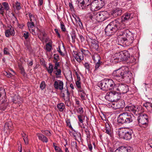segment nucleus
Segmentation results:
<instances>
[{"mask_svg": "<svg viewBox=\"0 0 152 152\" xmlns=\"http://www.w3.org/2000/svg\"><path fill=\"white\" fill-rule=\"evenodd\" d=\"M53 73L56 75H61V70L60 69H55L53 71Z\"/></svg>", "mask_w": 152, "mask_h": 152, "instance_id": "nucleus-45", "label": "nucleus"}, {"mask_svg": "<svg viewBox=\"0 0 152 152\" xmlns=\"http://www.w3.org/2000/svg\"><path fill=\"white\" fill-rule=\"evenodd\" d=\"M54 62L55 63V65L54 67V69H58V67L59 66V62H58L57 61H54Z\"/></svg>", "mask_w": 152, "mask_h": 152, "instance_id": "nucleus-58", "label": "nucleus"}, {"mask_svg": "<svg viewBox=\"0 0 152 152\" xmlns=\"http://www.w3.org/2000/svg\"><path fill=\"white\" fill-rule=\"evenodd\" d=\"M29 30L30 32L33 35H36V33L34 31V29H33V28L29 29Z\"/></svg>", "mask_w": 152, "mask_h": 152, "instance_id": "nucleus-64", "label": "nucleus"}, {"mask_svg": "<svg viewBox=\"0 0 152 152\" xmlns=\"http://www.w3.org/2000/svg\"><path fill=\"white\" fill-rule=\"evenodd\" d=\"M105 132L111 137L112 134V130L109 124L107 123L105 124Z\"/></svg>", "mask_w": 152, "mask_h": 152, "instance_id": "nucleus-18", "label": "nucleus"}, {"mask_svg": "<svg viewBox=\"0 0 152 152\" xmlns=\"http://www.w3.org/2000/svg\"><path fill=\"white\" fill-rule=\"evenodd\" d=\"M72 39V42H74L75 41V39L76 37V35L75 34V31H72L71 32V34Z\"/></svg>", "mask_w": 152, "mask_h": 152, "instance_id": "nucleus-39", "label": "nucleus"}, {"mask_svg": "<svg viewBox=\"0 0 152 152\" xmlns=\"http://www.w3.org/2000/svg\"><path fill=\"white\" fill-rule=\"evenodd\" d=\"M4 74L7 77H12V75H14L11 74L10 72H5V73H4Z\"/></svg>", "mask_w": 152, "mask_h": 152, "instance_id": "nucleus-59", "label": "nucleus"}, {"mask_svg": "<svg viewBox=\"0 0 152 152\" xmlns=\"http://www.w3.org/2000/svg\"><path fill=\"white\" fill-rule=\"evenodd\" d=\"M76 2L80 8L86 9L90 5L91 0H77Z\"/></svg>", "mask_w": 152, "mask_h": 152, "instance_id": "nucleus-11", "label": "nucleus"}, {"mask_svg": "<svg viewBox=\"0 0 152 152\" xmlns=\"http://www.w3.org/2000/svg\"><path fill=\"white\" fill-rule=\"evenodd\" d=\"M119 148L121 152H129L130 150L128 149L127 147L122 146L119 147Z\"/></svg>", "mask_w": 152, "mask_h": 152, "instance_id": "nucleus-30", "label": "nucleus"}, {"mask_svg": "<svg viewBox=\"0 0 152 152\" xmlns=\"http://www.w3.org/2000/svg\"><path fill=\"white\" fill-rule=\"evenodd\" d=\"M41 132L43 134L46 135L48 136H50L51 135L50 132L47 130H42Z\"/></svg>", "mask_w": 152, "mask_h": 152, "instance_id": "nucleus-40", "label": "nucleus"}, {"mask_svg": "<svg viewBox=\"0 0 152 152\" xmlns=\"http://www.w3.org/2000/svg\"><path fill=\"white\" fill-rule=\"evenodd\" d=\"M109 105L111 107L114 109H118L117 106V102H111L109 103Z\"/></svg>", "mask_w": 152, "mask_h": 152, "instance_id": "nucleus-36", "label": "nucleus"}, {"mask_svg": "<svg viewBox=\"0 0 152 152\" xmlns=\"http://www.w3.org/2000/svg\"><path fill=\"white\" fill-rule=\"evenodd\" d=\"M4 54L9 55L10 54V53L8 49L7 48H5L4 49Z\"/></svg>", "mask_w": 152, "mask_h": 152, "instance_id": "nucleus-56", "label": "nucleus"}, {"mask_svg": "<svg viewBox=\"0 0 152 152\" xmlns=\"http://www.w3.org/2000/svg\"><path fill=\"white\" fill-rule=\"evenodd\" d=\"M27 25L29 29L33 28L34 26L33 22H31L30 23L28 22Z\"/></svg>", "mask_w": 152, "mask_h": 152, "instance_id": "nucleus-46", "label": "nucleus"}, {"mask_svg": "<svg viewBox=\"0 0 152 152\" xmlns=\"http://www.w3.org/2000/svg\"><path fill=\"white\" fill-rule=\"evenodd\" d=\"M57 51L59 52V53L60 54L61 56H64V53L63 52H62L61 50L60 47L59 46H58V48Z\"/></svg>", "mask_w": 152, "mask_h": 152, "instance_id": "nucleus-62", "label": "nucleus"}, {"mask_svg": "<svg viewBox=\"0 0 152 152\" xmlns=\"http://www.w3.org/2000/svg\"><path fill=\"white\" fill-rule=\"evenodd\" d=\"M134 35L129 31L122 32L119 34L118 39L119 41L123 45L129 46L133 42L134 40Z\"/></svg>", "mask_w": 152, "mask_h": 152, "instance_id": "nucleus-4", "label": "nucleus"}, {"mask_svg": "<svg viewBox=\"0 0 152 152\" xmlns=\"http://www.w3.org/2000/svg\"><path fill=\"white\" fill-rule=\"evenodd\" d=\"M119 137L126 140H129L132 138V130H126L125 128H121L117 131Z\"/></svg>", "mask_w": 152, "mask_h": 152, "instance_id": "nucleus-6", "label": "nucleus"}, {"mask_svg": "<svg viewBox=\"0 0 152 152\" xmlns=\"http://www.w3.org/2000/svg\"><path fill=\"white\" fill-rule=\"evenodd\" d=\"M54 59L55 60L54 61H59L60 60L59 55L57 54H55L53 55Z\"/></svg>", "mask_w": 152, "mask_h": 152, "instance_id": "nucleus-50", "label": "nucleus"}, {"mask_svg": "<svg viewBox=\"0 0 152 152\" xmlns=\"http://www.w3.org/2000/svg\"><path fill=\"white\" fill-rule=\"evenodd\" d=\"M66 125L72 129L73 128L72 127L71 124L70 120L69 119H67L66 121Z\"/></svg>", "mask_w": 152, "mask_h": 152, "instance_id": "nucleus-52", "label": "nucleus"}, {"mask_svg": "<svg viewBox=\"0 0 152 152\" xmlns=\"http://www.w3.org/2000/svg\"><path fill=\"white\" fill-rule=\"evenodd\" d=\"M10 31L11 35H14L15 34V31L13 28H10L9 29H8Z\"/></svg>", "mask_w": 152, "mask_h": 152, "instance_id": "nucleus-57", "label": "nucleus"}, {"mask_svg": "<svg viewBox=\"0 0 152 152\" xmlns=\"http://www.w3.org/2000/svg\"><path fill=\"white\" fill-rule=\"evenodd\" d=\"M15 6L17 10H19L21 8L20 6V3L18 1L16 2L15 3Z\"/></svg>", "mask_w": 152, "mask_h": 152, "instance_id": "nucleus-48", "label": "nucleus"}, {"mask_svg": "<svg viewBox=\"0 0 152 152\" xmlns=\"http://www.w3.org/2000/svg\"><path fill=\"white\" fill-rule=\"evenodd\" d=\"M84 66L86 69L89 71L90 70L89 64L88 63H85L84 64Z\"/></svg>", "mask_w": 152, "mask_h": 152, "instance_id": "nucleus-60", "label": "nucleus"}, {"mask_svg": "<svg viewBox=\"0 0 152 152\" xmlns=\"http://www.w3.org/2000/svg\"><path fill=\"white\" fill-rule=\"evenodd\" d=\"M8 104V103L7 102H5L1 104H0V110L2 111L6 109Z\"/></svg>", "mask_w": 152, "mask_h": 152, "instance_id": "nucleus-28", "label": "nucleus"}, {"mask_svg": "<svg viewBox=\"0 0 152 152\" xmlns=\"http://www.w3.org/2000/svg\"><path fill=\"white\" fill-rule=\"evenodd\" d=\"M39 140L44 142L47 143L48 141V138L44 135L38 133L37 134Z\"/></svg>", "mask_w": 152, "mask_h": 152, "instance_id": "nucleus-17", "label": "nucleus"}, {"mask_svg": "<svg viewBox=\"0 0 152 152\" xmlns=\"http://www.w3.org/2000/svg\"><path fill=\"white\" fill-rule=\"evenodd\" d=\"M2 5L4 7V9L7 11L9 10V6L8 4L6 2H4L2 3Z\"/></svg>", "mask_w": 152, "mask_h": 152, "instance_id": "nucleus-42", "label": "nucleus"}, {"mask_svg": "<svg viewBox=\"0 0 152 152\" xmlns=\"http://www.w3.org/2000/svg\"><path fill=\"white\" fill-rule=\"evenodd\" d=\"M116 91H114V97L115 99V101L118 100V99H120L121 97V94L118 92H116Z\"/></svg>", "mask_w": 152, "mask_h": 152, "instance_id": "nucleus-27", "label": "nucleus"}, {"mask_svg": "<svg viewBox=\"0 0 152 152\" xmlns=\"http://www.w3.org/2000/svg\"><path fill=\"white\" fill-rule=\"evenodd\" d=\"M114 78L118 82L128 81L130 80L132 74L128 71L127 68L122 67L113 71V73Z\"/></svg>", "mask_w": 152, "mask_h": 152, "instance_id": "nucleus-3", "label": "nucleus"}, {"mask_svg": "<svg viewBox=\"0 0 152 152\" xmlns=\"http://www.w3.org/2000/svg\"><path fill=\"white\" fill-rule=\"evenodd\" d=\"M125 24L123 23L119 18L115 19L108 24L105 29V34L108 36L113 34L119 29L126 28Z\"/></svg>", "mask_w": 152, "mask_h": 152, "instance_id": "nucleus-2", "label": "nucleus"}, {"mask_svg": "<svg viewBox=\"0 0 152 152\" xmlns=\"http://www.w3.org/2000/svg\"><path fill=\"white\" fill-rule=\"evenodd\" d=\"M133 15L132 14L129 13H125L122 17L121 19H120L121 21V22L125 24L123 22L126 20H131L133 18Z\"/></svg>", "mask_w": 152, "mask_h": 152, "instance_id": "nucleus-14", "label": "nucleus"}, {"mask_svg": "<svg viewBox=\"0 0 152 152\" xmlns=\"http://www.w3.org/2000/svg\"><path fill=\"white\" fill-rule=\"evenodd\" d=\"M76 85L77 88L79 89V90L82 89L81 88V83L80 81H77L76 82Z\"/></svg>", "mask_w": 152, "mask_h": 152, "instance_id": "nucleus-51", "label": "nucleus"}, {"mask_svg": "<svg viewBox=\"0 0 152 152\" xmlns=\"http://www.w3.org/2000/svg\"><path fill=\"white\" fill-rule=\"evenodd\" d=\"M91 46L92 48L94 49L96 51L99 50V46L98 43H95V44H93L91 45Z\"/></svg>", "mask_w": 152, "mask_h": 152, "instance_id": "nucleus-44", "label": "nucleus"}, {"mask_svg": "<svg viewBox=\"0 0 152 152\" xmlns=\"http://www.w3.org/2000/svg\"><path fill=\"white\" fill-rule=\"evenodd\" d=\"M143 106L148 110H150L151 108H152V104L151 102H147L143 104Z\"/></svg>", "mask_w": 152, "mask_h": 152, "instance_id": "nucleus-31", "label": "nucleus"}, {"mask_svg": "<svg viewBox=\"0 0 152 152\" xmlns=\"http://www.w3.org/2000/svg\"><path fill=\"white\" fill-rule=\"evenodd\" d=\"M54 148L55 149V150L57 152H63L59 147L56 146H54Z\"/></svg>", "mask_w": 152, "mask_h": 152, "instance_id": "nucleus-53", "label": "nucleus"}, {"mask_svg": "<svg viewBox=\"0 0 152 152\" xmlns=\"http://www.w3.org/2000/svg\"><path fill=\"white\" fill-rule=\"evenodd\" d=\"M5 34L6 37H8L10 35H11L10 33V31L8 30H7L5 32Z\"/></svg>", "mask_w": 152, "mask_h": 152, "instance_id": "nucleus-63", "label": "nucleus"}, {"mask_svg": "<svg viewBox=\"0 0 152 152\" xmlns=\"http://www.w3.org/2000/svg\"><path fill=\"white\" fill-rule=\"evenodd\" d=\"M29 33L28 32H25L23 34V36L26 39L28 38L29 36Z\"/></svg>", "mask_w": 152, "mask_h": 152, "instance_id": "nucleus-61", "label": "nucleus"}, {"mask_svg": "<svg viewBox=\"0 0 152 152\" xmlns=\"http://www.w3.org/2000/svg\"><path fill=\"white\" fill-rule=\"evenodd\" d=\"M37 29L38 30V33H39V37L41 39H44L45 36H46V34L44 31H42L40 30L38 28H37Z\"/></svg>", "mask_w": 152, "mask_h": 152, "instance_id": "nucleus-22", "label": "nucleus"}, {"mask_svg": "<svg viewBox=\"0 0 152 152\" xmlns=\"http://www.w3.org/2000/svg\"><path fill=\"white\" fill-rule=\"evenodd\" d=\"M65 104L69 107L71 106V102L70 101V98H64V100Z\"/></svg>", "mask_w": 152, "mask_h": 152, "instance_id": "nucleus-35", "label": "nucleus"}, {"mask_svg": "<svg viewBox=\"0 0 152 152\" xmlns=\"http://www.w3.org/2000/svg\"><path fill=\"white\" fill-rule=\"evenodd\" d=\"M81 92L80 93V97L82 100H84L85 99V96L86 94L84 93V91L82 90V89L80 90H79Z\"/></svg>", "mask_w": 152, "mask_h": 152, "instance_id": "nucleus-43", "label": "nucleus"}, {"mask_svg": "<svg viewBox=\"0 0 152 152\" xmlns=\"http://www.w3.org/2000/svg\"><path fill=\"white\" fill-rule=\"evenodd\" d=\"M112 92H107L105 96V99L110 102H112Z\"/></svg>", "mask_w": 152, "mask_h": 152, "instance_id": "nucleus-24", "label": "nucleus"}, {"mask_svg": "<svg viewBox=\"0 0 152 152\" xmlns=\"http://www.w3.org/2000/svg\"><path fill=\"white\" fill-rule=\"evenodd\" d=\"M52 48V43L49 42L46 45V49L48 52H50Z\"/></svg>", "mask_w": 152, "mask_h": 152, "instance_id": "nucleus-33", "label": "nucleus"}, {"mask_svg": "<svg viewBox=\"0 0 152 152\" xmlns=\"http://www.w3.org/2000/svg\"><path fill=\"white\" fill-rule=\"evenodd\" d=\"M107 90L115 91V84L112 79H108Z\"/></svg>", "mask_w": 152, "mask_h": 152, "instance_id": "nucleus-13", "label": "nucleus"}, {"mask_svg": "<svg viewBox=\"0 0 152 152\" xmlns=\"http://www.w3.org/2000/svg\"><path fill=\"white\" fill-rule=\"evenodd\" d=\"M129 87L126 84L118 83L115 86V91H117L120 94H125L129 91Z\"/></svg>", "mask_w": 152, "mask_h": 152, "instance_id": "nucleus-10", "label": "nucleus"}, {"mask_svg": "<svg viewBox=\"0 0 152 152\" xmlns=\"http://www.w3.org/2000/svg\"><path fill=\"white\" fill-rule=\"evenodd\" d=\"M87 52H88V50L81 49L80 51L77 52L73 51V55L76 60L80 63L83 59L84 55Z\"/></svg>", "mask_w": 152, "mask_h": 152, "instance_id": "nucleus-9", "label": "nucleus"}, {"mask_svg": "<svg viewBox=\"0 0 152 152\" xmlns=\"http://www.w3.org/2000/svg\"><path fill=\"white\" fill-rule=\"evenodd\" d=\"M123 54L122 52L115 53V57L114 58V60H117L118 61H123Z\"/></svg>", "mask_w": 152, "mask_h": 152, "instance_id": "nucleus-16", "label": "nucleus"}, {"mask_svg": "<svg viewBox=\"0 0 152 152\" xmlns=\"http://www.w3.org/2000/svg\"><path fill=\"white\" fill-rule=\"evenodd\" d=\"M57 107L59 110L60 111H62L65 108V105L63 103L58 104L57 105Z\"/></svg>", "mask_w": 152, "mask_h": 152, "instance_id": "nucleus-29", "label": "nucleus"}, {"mask_svg": "<svg viewBox=\"0 0 152 152\" xmlns=\"http://www.w3.org/2000/svg\"><path fill=\"white\" fill-rule=\"evenodd\" d=\"M63 83L62 81L58 80L55 81L54 86L55 89H59L61 90L63 89Z\"/></svg>", "mask_w": 152, "mask_h": 152, "instance_id": "nucleus-15", "label": "nucleus"}, {"mask_svg": "<svg viewBox=\"0 0 152 152\" xmlns=\"http://www.w3.org/2000/svg\"><path fill=\"white\" fill-rule=\"evenodd\" d=\"M122 10L120 8H117L114 10L113 12V16H117L121 15L122 13Z\"/></svg>", "mask_w": 152, "mask_h": 152, "instance_id": "nucleus-19", "label": "nucleus"}, {"mask_svg": "<svg viewBox=\"0 0 152 152\" xmlns=\"http://www.w3.org/2000/svg\"><path fill=\"white\" fill-rule=\"evenodd\" d=\"M102 63L101 61L97 62L96 64L95 68V69L94 70V72L95 73L97 72L99 67L101 65V64Z\"/></svg>", "mask_w": 152, "mask_h": 152, "instance_id": "nucleus-32", "label": "nucleus"}, {"mask_svg": "<svg viewBox=\"0 0 152 152\" xmlns=\"http://www.w3.org/2000/svg\"><path fill=\"white\" fill-rule=\"evenodd\" d=\"M46 87V84L45 81H42L41 82L40 85V88L41 89L43 90Z\"/></svg>", "mask_w": 152, "mask_h": 152, "instance_id": "nucleus-49", "label": "nucleus"}, {"mask_svg": "<svg viewBox=\"0 0 152 152\" xmlns=\"http://www.w3.org/2000/svg\"><path fill=\"white\" fill-rule=\"evenodd\" d=\"M7 101L6 93L4 89L0 88V104Z\"/></svg>", "mask_w": 152, "mask_h": 152, "instance_id": "nucleus-12", "label": "nucleus"}, {"mask_svg": "<svg viewBox=\"0 0 152 152\" xmlns=\"http://www.w3.org/2000/svg\"><path fill=\"white\" fill-rule=\"evenodd\" d=\"M23 140L26 144H28V139L27 136L26 134H25V136L22 135Z\"/></svg>", "mask_w": 152, "mask_h": 152, "instance_id": "nucleus-54", "label": "nucleus"}, {"mask_svg": "<svg viewBox=\"0 0 152 152\" xmlns=\"http://www.w3.org/2000/svg\"><path fill=\"white\" fill-rule=\"evenodd\" d=\"M61 28L63 31L64 32L66 31V28L65 26L62 21L60 22Z\"/></svg>", "mask_w": 152, "mask_h": 152, "instance_id": "nucleus-47", "label": "nucleus"}, {"mask_svg": "<svg viewBox=\"0 0 152 152\" xmlns=\"http://www.w3.org/2000/svg\"><path fill=\"white\" fill-rule=\"evenodd\" d=\"M102 0H94L91 3L90 9L92 11H97L102 8L104 5Z\"/></svg>", "mask_w": 152, "mask_h": 152, "instance_id": "nucleus-7", "label": "nucleus"}, {"mask_svg": "<svg viewBox=\"0 0 152 152\" xmlns=\"http://www.w3.org/2000/svg\"><path fill=\"white\" fill-rule=\"evenodd\" d=\"M137 120L140 126L145 128L148 126V117L147 114H144L138 116Z\"/></svg>", "mask_w": 152, "mask_h": 152, "instance_id": "nucleus-8", "label": "nucleus"}, {"mask_svg": "<svg viewBox=\"0 0 152 152\" xmlns=\"http://www.w3.org/2000/svg\"><path fill=\"white\" fill-rule=\"evenodd\" d=\"M109 16L108 13L107 11H100L94 12L89 15V18L92 20H94L98 22H102L107 19Z\"/></svg>", "mask_w": 152, "mask_h": 152, "instance_id": "nucleus-5", "label": "nucleus"}, {"mask_svg": "<svg viewBox=\"0 0 152 152\" xmlns=\"http://www.w3.org/2000/svg\"><path fill=\"white\" fill-rule=\"evenodd\" d=\"M77 117L79 121L78 124H82L85 120V116L82 115H78Z\"/></svg>", "mask_w": 152, "mask_h": 152, "instance_id": "nucleus-25", "label": "nucleus"}, {"mask_svg": "<svg viewBox=\"0 0 152 152\" xmlns=\"http://www.w3.org/2000/svg\"><path fill=\"white\" fill-rule=\"evenodd\" d=\"M77 23L79 24L80 28L82 29L83 28L82 23L81 22V20L79 17H77V19L76 20Z\"/></svg>", "mask_w": 152, "mask_h": 152, "instance_id": "nucleus-38", "label": "nucleus"}, {"mask_svg": "<svg viewBox=\"0 0 152 152\" xmlns=\"http://www.w3.org/2000/svg\"><path fill=\"white\" fill-rule=\"evenodd\" d=\"M125 105V102L124 100L123 99H120L118 102H117V106L118 109L122 108H124Z\"/></svg>", "mask_w": 152, "mask_h": 152, "instance_id": "nucleus-20", "label": "nucleus"}, {"mask_svg": "<svg viewBox=\"0 0 152 152\" xmlns=\"http://www.w3.org/2000/svg\"><path fill=\"white\" fill-rule=\"evenodd\" d=\"M73 135L75 139H77V138H80V133L73 131L72 132Z\"/></svg>", "mask_w": 152, "mask_h": 152, "instance_id": "nucleus-34", "label": "nucleus"}, {"mask_svg": "<svg viewBox=\"0 0 152 152\" xmlns=\"http://www.w3.org/2000/svg\"><path fill=\"white\" fill-rule=\"evenodd\" d=\"M29 16L30 18V20L31 22H33L34 21H36L37 19L36 16L33 15L31 14L29 15Z\"/></svg>", "mask_w": 152, "mask_h": 152, "instance_id": "nucleus-41", "label": "nucleus"}, {"mask_svg": "<svg viewBox=\"0 0 152 152\" xmlns=\"http://www.w3.org/2000/svg\"><path fill=\"white\" fill-rule=\"evenodd\" d=\"M122 52L123 54V56L124 61L127 60L130 56L129 54V53L128 52L126 51H124Z\"/></svg>", "mask_w": 152, "mask_h": 152, "instance_id": "nucleus-26", "label": "nucleus"}, {"mask_svg": "<svg viewBox=\"0 0 152 152\" xmlns=\"http://www.w3.org/2000/svg\"><path fill=\"white\" fill-rule=\"evenodd\" d=\"M77 112L81 114L83 113V108L81 107H79L78 109V110H77Z\"/></svg>", "mask_w": 152, "mask_h": 152, "instance_id": "nucleus-55", "label": "nucleus"}, {"mask_svg": "<svg viewBox=\"0 0 152 152\" xmlns=\"http://www.w3.org/2000/svg\"><path fill=\"white\" fill-rule=\"evenodd\" d=\"M104 82V80H102L98 83V86L102 90H107V89L105 85Z\"/></svg>", "mask_w": 152, "mask_h": 152, "instance_id": "nucleus-21", "label": "nucleus"}, {"mask_svg": "<svg viewBox=\"0 0 152 152\" xmlns=\"http://www.w3.org/2000/svg\"><path fill=\"white\" fill-rule=\"evenodd\" d=\"M93 59L94 61L96 62L100 61L101 58L97 53H95L93 56H92Z\"/></svg>", "mask_w": 152, "mask_h": 152, "instance_id": "nucleus-23", "label": "nucleus"}, {"mask_svg": "<svg viewBox=\"0 0 152 152\" xmlns=\"http://www.w3.org/2000/svg\"><path fill=\"white\" fill-rule=\"evenodd\" d=\"M126 110L130 112L132 114L127 112L120 113L118 118V122L119 124H128L132 122L133 115H137L139 113L137 106L130 104L126 107Z\"/></svg>", "mask_w": 152, "mask_h": 152, "instance_id": "nucleus-1", "label": "nucleus"}, {"mask_svg": "<svg viewBox=\"0 0 152 152\" xmlns=\"http://www.w3.org/2000/svg\"><path fill=\"white\" fill-rule=\"evenodd\" d=\"M49 66L48 69H47V70L49 73L50 74H51L53 71V65L50 63H49Z\"/></svg>", "mask_w": 152, "mask_h": 152, "instance_id": "nucleus-37", "label": "nucleus"}]
</instances>
